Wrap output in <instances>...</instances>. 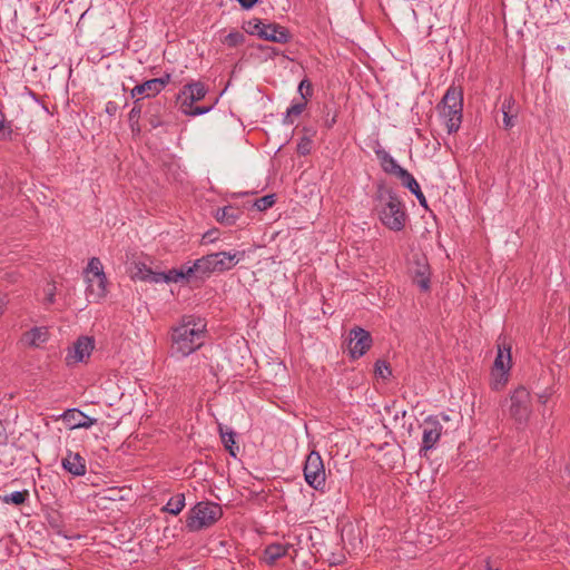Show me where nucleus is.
<instances>
[{
	"label": "nucleus",
	"mask_w": 570,
	"mask_h": 570,
	"mask_svg": "<svg viewBox=\"0 0 570 570\" xmlns=\"http://www.w3.org/2000/svg\"><path fill=\"white\" fill-rule=\"evenodd\" d=\"M373 202L374 210L385 227L393 232H400L405 227L407 216L402 202L393 189L384 184H379Z\"/></svg>",
	"instance_id": "f257e3e1"
},
{
	"label": "nucleus",
	"mask_w": 570,
	"mask_h": 570,
	"mask_svg": "<svg viewBox=\"0 0 570 570\" xmlns=\"http://www.w3.org/2000/svg\"><path fill=\"white\" fill-rule=\"evenodd\" d=\"M205 324L191 317H185L178 326L173 328L171 350L179 356H188L203 345Z\"/></svg>",
	"instance_id": "f03ea898"
},
{
	"label": "nucleus",
	"mask_w": 570,
	"mask_h": 570,
	"mask_svg": "<svg viewBox=\"0 0 570 570\" xmlns=\"http://www.w3.org/2000/svg\"><path fill=\"white\" fill-rule=\"evenodd\" d=\"M436 109L441 118L445 121L448 134L456 132L462 124L463 118V90L461 87L451 85Z\"/></svg>",
	"instance_id": "7ed1b4c3"
},
{
	"label": "nucleus",
	"mask_w": 570,
	"mask_h": 570,
	"mask_svg": "<svg viewBox=\"0 0 570 570\" xmlns=\"http://www.w3.org/2000/svg\"><path fill=\"white\" fill-rule=\"evenodd\" d=\"M244 256V252H236L234 254L227 252H218L205 255L194 262V271L196 278L208 277L215 272H226L232 269L238 264Z\"/></svg>",
	"instance_id": "20e7f679"
},
{
	"label": "nucleus",
	"mask_w": 570,
	"mask_h": 570,
	"mask_svg": "<svg viewBox=\"0 0 570 570\" xmlns=\"http://www.w3.org/2000/svg\"><path fill=\"white\" fill-rule=\"evenodd\" d=\"M223 517V509L218 503L200 501L188 512L186 527L189 531L196 532L209 528Z\"/></svg>",
	"instance_id": "39448f33"
},
{
	"label": "nucleus",
	"mask_w": 570,
	"mask_h": 570,
	"mask_svg": "<svg viewBox=\"0 0 570 570\" xmlns=\"http://www.w3.org/2000/svg\"><path fill=\"white\" fill-rule=\"evenodd\" d=\"M207 94V88L202 81H194L184 86L180 95L181 101V111L188 116H200L209 112L213 106H196L194 107V102L200 101L205 98Z\"/></svg>",
	"instance_id": "423d86ee"
},
{
	"label": "nucleus",
	"mask_w": 570,
	"mask_h": 570,
	"mask_svg": "<svg viewBox=\"0 0 570 570\" xmlns=\"http://www.w3.org/2000/svg\"><path fill=\"white\" fill-rule=\"evenodd\" d=\"M304 478L307 484L315 489L322 490L325 485L326 475L324 463L317 451H312L305 460Z\"/></svg>",
	"instance_id": "0eeeda50"
},
{
	"label": "nucleus",
	"mask_w": 570,
	"mask_h": 570,
	"mask_svg": "<svg viewBox=\"0 0 570 570\" xmlns=\"http://www.w3.org/2000/svg\"><path fill=\"white\" fill-rule=\"evenodd\" d=\"M510 415L520 424L525 423L531 413L530 393L523 386L514 390L510 397Z\"/></svg>",
	"instance_id": "6e6552de"
},
{
	"label": "nucleus",
	"mask_w": 570,
	"mask_h": 570,
	"mask_svg": "<svg viewBox=\"0 0 570 570\" xmlns=\"http://www.w3.org/2000/svg\"><path fill=\"white\" fill-rule=\"evenodd\" d=\"M372 336L366 330L355 326L348 334V352L352 358L363 356L372 346Z\"/></svg>",
	"instance_id": "1a4fd4ad"
},
{
	"label": "nucleus",
	"mask_w": 570,
	"mask_h": 570,
	"mask_svg": "<svg viewBox=\"0 0 570 570\" xmlns=\"http://www.w3.org/2000/svg\"><path fill=\"white\" fill-rule=\"evenodd\" d=\"M412 281L421 291L426 292L430 289V265L424 255H413V261L410 267Z\"/></svg>",
	"instance_id": "9d476101"
},
{
	"label": "nucleus",
	"mask_w": 570,
	"mask_h": 570,
	"mask_svg": "<svg viewBox=\"0 0 570 570\" xmlns=\"http://www.w3.org/2000/svg\"><path fill=\"white\" fill-rule=\"evenodd\" d=\"M95 347L94 338L89 336H80L71 347L68 348V353L66 355V364L68 366L75 365L77 363L83 362L88 358Z\"/></svg>",
	"instance_id": "9b49d317"
},
{
	"label": "nucleus",
	"mask_w": 570,
	"mask_h": 570,
	"mask_svg": "<svg viewBox=\"0 0 570 570\" xmlns=\"http://www.w3.org/2000/svg\"><path fill=\"white\" fill-rule=\"evenodd\" d=\"M442 434V425L435 416H429L423 423L422 446L420 453H426L432 450Z\"/></svg>",
	"instance_id": "f8f14e48"
},
{
	"label": "nucleus",
	"mask_w": 570,
	"mask_h": 570,
	"mask_svg": "<svg viewBox=\"0 0 570 570\" xmlns=\"http://www.w3.org/2000/svg\"><path fill=\"white\" fill-rule=\"evenodd\" d=\"M61 419L71 430L89 429L97 423L96 419L89 417L78 409H68L61 414Z\"/></svg>",
	"instance_id": "ddd939ff"
},
{
	"label": "nucleus",
	"mask_w": 570,
	"mask_h": 570,
	"mask_svg": "<svg viewBox=\"0 0 570 570\" xmlns=\"http://www.w3.org/2000/svg\"><path fill=\"white\" fill-rule=\"evenodd\" d=\"M190 277H195L194 265L183 266L179 269L173 268L168 272H159L154 277L155 283H178L184 279L189 281Z\"/></svg>",
	"instance_id": "4468645a"
},
{
	"label": "nucleus",
	"mask_w": 570,
	"mask_h": 570,
	"mask_svg": "<svg viewBox=\"0 0 570 570\" xmlns=\"http://www.w3.org/2000/svg\"><path fill=\"white\" fill-rule=\"evenodd\" d=\"M375 155L380 161L382 169L386 174L393 175L401 179L407 173V170L401 167L385 149H375Z\"/></svg>",
	"instance_id": "2eb2a0df"
},
{
	"label": "nucleus",
	"mask_w": 570,
	"mask_h": 570,
	"mask_svg": "<svg viewBox=\"0 0 570 570\" xmlns=\"http://www.w3.org/2000/svg\"><path fill=\"white\" fill-rule=\"evenodd\" d=\"M62 468L75 476L86 474V460L79 454L68 450L66 456L61 461Z\"/></svg>",
	"instance_id": "dca6fc26"
},
{
	"label": "nucleus",
	"mask_w": 570,
	"mask_h": 570,
	"mask_svg": "<svg viewBox=\"0 0 570 570\" xmlns=\"http://www.w3.org/2000/svg\"><path fill=\"white\" fill-rule=\"evenodd\" d=\"M292 36L287 28L278 24V23H267L266 30L263 32L262 39L277 42V43H287L291 40Z\"/></svg>",
	"instance_id": "f3484780"
},
{
	"label": "nucleus",
	"mask_w": 570,
	"mask_h": 570,
	"mask_svg": "<svg viewBox=\"0 0 570 570\" xmlns=\"http://www.w3.org/2000/svg\"><path fill=\"white\" fill-rule=\"evenodd\" d=\"M87 271L92 273L94 278L97 281V293L98 297H104L106 295V283L107 278L102 271V264L98 257H92L89 263Z\"/></svg>",
	"instance_id": "a211bd4d"
},
{
	"label": "nucleus",
	"mask_w": 570,
	"mask_h": 570,
	"mask_svg": "<svg viewBox=\"0 0 570 570\" xmlns=\"http://www.w3.org/2000/svg\"><path fill=\"white\" fill-rule=\"evenodd\" d=\"M243 212L235 206L228 205L217 208L214 216L218 223L225 226H233L240 218Z\"/></svg>",
	"instance_id": "6ab92c4d"
},
{
	"label": "nucleus",
	"mask_w": 570,
	"mask_h": 570,
	"mask_svg": "<svg viewBox=\"0 0 570 570\" xmlns=\"http://www.w3.org/2000/svg\"><path fill=\"white\" fill-rule=\"evenodd\" d=\"M292 544L271 543L264 549V561L268 566L275 564L277 560L285 557Z\"/></svg>",
	"instance_id": "aec40b11"
},
{
	"label": "nucleus",
	"mask_w": 570,
	"mask_h": 570,
	"mask_svg": "<svg viewBox=\"0 0 570 570\" xmlns=\"http://www.w3.org/2000/svg\"><path fill=\"white\" fill-rule=\"evenodd\" d=\"M402 185L407 188L419 200L420 205L428 208V202L422 193L419 183L411 173H406L401 179Z\"/></svg>",
	"instance_id": "412c9836"
},
{
	"label": "nucleus",
	"mask_w": 570,
	"mask_h": 570,
	"mask_svg": "<svg viewBox=\"0 0 570 570\" xmlns=\"http://www.w3.org/2000/svg\"><path fill=\"white\" fill-rule=\"evenodd\" d=\"M165 111V104L161 99L151 101L146 110L148 121L153 128L163 126L161 115Z\"/></svg>",
	"instance_id": "4be33fe9"
},
{
	"label": "nucleus",
	"mask_w": 570,
	"mask_h": 570,
	"mask_svg": "<svg viewBox=\"0 0 570 570\" xmlns=\"http://www.w3.org/2000/svg\"><path fill=\"white\" fill-rule=\"evenodd\" d=\"M510 351H511L510 347L502 350L501 346L499 345V351H498V355L494 360L493 367H494V370L501 372V376H505L510 368V363H511Z\"/></svg>",
	"instance_id": "5701e85b"
},
{
	"label": "nucleus",
	"mask_w": 570,
	"mask_h": 570,
	"mask_svg": "<svg viewBox=\"0 0 570 570\" xmlns=\"http://www.w3.org/2000/svg\"><path fill=\"white\" fill-rule=\"evenodd\" d=\"M158 272H154L148 265L142 262H137L134 264L132 269V278L139 279L144 282L155 283L154 277Z\"/></svg>",
	"instance_id": "b1692460"
},
{
	"label": "nucleus",
	"mask_w": 570,
	"mask_h": 570,
	"mask_svg": "<svg viewBox=\"0 0 570 570\" xmlns=\"http://www.w3.org/2000/svg\"><path fill=\"white\" fill-rule=\"evenodd\" d=\"M48 338V332L41 327H33L23 334L24 342L33 347L45 343Z\"/></svg>",
	"instance_id": "393cba45"
},
{
	"label": "nucleus",
	"mask_w": 570,
	"mask_h": 570,
	"mask_svg": "<svg viewBox=\"0 0 570 570\" xmlns=\"http://www.w3.org/2000/svg\"><path fill=\"white\" fill-rule=\"evenodd\" d=\"M514 99L512 97L504 98L501 110L503 115V127L504 129H511L514 126L515 115L512 114Z\"/></svg>",
	"instance_id": "a878e982"
},
{
	"label": "nucleus",
	"mask_w": 570,
	"mask_h": 570,
	"mask_svg": "<svg viewBox=\"0 0 570 570\" xmlns=\"http://www.w3.org/2000/svg\"><path fill=\"white\" fill-rule=\"evenodd\" d=\"M159 82L153 81V79L146 80L145 82L135 86L131 89V97L135 98L138 95H146V97H151L158 95L157 86Z\"/></svg>",
	"instance_id": "bb28decb"
},
{
	"label": "nucleus",
	"mask_w": 570,
	"mask_h": 570,
	"mask_svg": "<svg viewBox=\"0 0 570 570\" xmlns=\"http://www.w3.org/2000/svg\"><path fill=\"white\" fill-rule=\"evenodd\" d=\"M142 111L141 99L134 101V107L128 115V121L132 132H140L139 118Z\"/></svg>",
	"instance_id": "cd10ccee"
},
{
	"label": "nucleus",
	"mask_w": 570,
	"mask_h": 570,
	"mask_svg": "<svg viewBox=\"0 0 570 570\" xmlns=\"http://www.w3.org/2000/svg\"><path fill=\"white\" fill-rule=\"evenodd\" d=\"M184 508L185 495L183 493H179L168 500L166 505L163 508V511L170 513L173 515H178Z\"/></svg>",
	"instance_id": "c85d7f7f"
},
{
	"label": "nucleus",
	"mask_w": 570,
	"mask_h": 570,
	"mask_svg": "<svg viewBox=\"0 0 570 570\" xmlns=\"http://www.w3.org/2000/svg\"><path fill=\"white\" fill-rule=\"evenodd\" d=\"M220 438L224 443L225 449L229 452V454L236 458L237 452L239 451V446L235 441V432L232 430L229 432H224L223 428L219 426Z\"/></svg>",
	"instance_id": "c756f323"
},
{
	"label": "nucleus",
	"mask_w": 570,
	"mask_h": 570,
	"mask_svg": "<svg viewBox=\"0 0 570 570\" xmlns=\"http://www.w3.org/2000/svg\"><path fill=\"white\" fill-rule=\"evenodd\" d=\"M307 105V100H304L303 98L301 101L293 104L287 110L286 115L283 119V124L285 125H292L294 122V117H298L302 115V112L305 110Z\"/></svg>",
	"instance_id": "7c9ffc66"
},
{
	"label": "nucleus",
	"mask_w": 570,
	"mask_h": 570,
	"mask_svg": "<svg viewBox=\"0 0 570 570\" xmlns=\"http://www.w3.org/2000/svg\"><path fill=\"white\" fill-rule=\"evenodd\" d=\"M29 498V491H14L9 494H4L0 497V500L7 504L22 505Z\"/></svg>",
	"instance_id": "2f4dec72"
},
{
	"label": "nucleus",
	"mask_w": 570,
	"mask_h": 570,
	"mask_svg": "<svg viewBox=\"0 0 570 570\" xmlns=\"http://www.w3.org/2000/svg\"><path fill=\"white\" fill-rule=\"evenodd\" d=\"M266 26L267 23H264L261 19L253 18L245 22L243 28L248 35L258 36L262 39Z\"/></svg>",
	"instance_id": "473e14b6"
},
{
	"label": "nucleus",
	"mask_w": 570,
	"mask_h": 570,
	"mask_svg": "<svg viewBox=\"0 0 570 570\" xmlns=\"http://www.w3.org/2000/svg\"><path fill=\"white\" fill-rule=\"evenodd\" d=\"M12 136L11 121H7L6 115L0 109V141H11Z\"/></svg>",
	"instance_id": "72a5a7b5"
},
{
	"label": "nucleus",
	"mask_w": 570,
	"mask_h": 570,
	"mask_svg": "<svg viewBox=\"0 0 570 570\" xmlns=\"http://www.w3.org/2000/svg\"><path fill=\"white\" fill-rule=\"evenodd\" d=\"M244 41H245V36L239 31L229 32L224 38V43H226L228 47H232V48L242 45Z\"/></svg>",
	"instance_id": "f704fd0d"
},
{
	"label": "nucleus",
	"mask_w": 570,
	"mask_h": 570,
	"mask_svg": "<svg viewBox=\"0 0 570 570\" xmlns=\"http://www.w3.org/2000/svg\"><path fill=\"white\" fill-rule=\"evenodd\" d=\"M375 374L383 380L389 379L392 375V370L389 363L384 360H377L375 362Z\"/></svg>",
	"instance_id": "c9c22d12"
},
{
	"label": "nucleus",
	"mask_w": 570,
	"mask_h": 570,
	"mask_svg": "<svg viewBox=\"0 0 570 570\" xmlns=\"http://www.w3.org/2000/svg\"><path fill=\"white\" fill-rule=\"evenodd\" d=\"M274 204H275V195L271 194V195H265V196L256 199L254 203V206L258 210L263 212V210H266L269 207H272Z\"/></svg>",
	"instance_id": "e433bc0d"
},
{
	"label": "nucleus",
	"mask_w": 570,
	"mask_h": 570,
	"mask_svg": "<svg viewBox=\"0 0 570 570\" xmlns=\"http://www.w3.org/2000/svg\"><path fill=\"white\" fill-rule=\"evenodd\" d=\"M312 140L307 137H302L299 142L297 144V154L302 156H306L311 153Z\"/></svg>",
	"instance_id": "4c0bfd02"
},
{
	"label": "nucleus",
	"mask_w": 570,
	"mask_h": 570,
	"mask_svg": "<svg viewBox=\"0 0 570 570\" xmlns=\"http://www.w3.org/2000/svg\"><path fill=\"white\" fill-rule=\"evenodd\" d=\"M298 91L304 100H307L313 92L312 83L307 79H303L298 85Z\"/></svg>",
	"instance_id": "58836bf2"
},
{
	"label": "nucleus",
	"mask_w": 570,
	"mask_h": 570,
	"mask_svg": "<svg viewBox=\"0 0 570 570\" xmlns=\"http://www.w3.org/2000/svg\"><path fill=\"white\" fill-rule=\"evenodd\" d=\"M153 81L159 82L157 86L158 94L167 86V83L170 81V75L165 73L163 77L159 78H153Z\"/></svg>",
	"instance_id": "ea45409f"
},
{
	"label": "nucleus",
	"mask_w": 570,
	"mask_h": 570,
	"mask_svg": "<svg viewBox=\"0 0 570 570\" xmlns=\"http://www.w3.org/2000/svg\"><path fill=\"white\" fill-rule=\"evenodd\" d=\"M218 237V230L217 229H210L208 232H206L204 235H203V240L205 243H213L217 239Z\"/></svg>",
	"instance_id": "a19ab883"
},
{
	"label": "nucleus",
	"mask_w": 570,
	"mask_h": 570,
	"mask_svg": "<svg viewBox=\"0 0 570 570\" xmlns=\"http://www.w3.org/2000/svg\"><path fill=\"white\" fill-rule=\"evenodd\" d=\"M105 111H106L109 116H114V115H116V112L118 111V105H117V102H115V101H108V102L106 104Z\"/></svg>",
	"instance_id": "79ce46f5"
},
{
	"label": "nucleus",
	"mask_w": 570,
	"mask_h": 570,
	"mask_svg": "<svg viewBox=\"0 0 570 570\" xmlns=\"http://www.w3.org/2000/svg\"><path fill=\"white\" fill-rule=\"evenodd\" d=\"M552 394V389H546L541 394H539V402L546 404Z\"/></svg>",
	"instance_id": "37998d69"
},
{
	"label": "nucleus",
	"mask_w": 570,
	"mask_h": 570,
	"mask_svg": "<svg viewBox=\"0 0 570 570\" xmlns=\"http://www.w3.org/2000/svg\"><path fill=\"white\" fill-rule=\"evenodd\" d=\"M237 1L243 9L248 10V9H252L258 0H237Z\"/></svg>",
	"instance_id": "c03bdc74"
},
{
	"label": "nucleus",
	"mask_w": 570,
	"mask_h": 570,
	"mask_svg": "<svg viewBox=\"0 0 570 570\" xmlns=\"http://www.w3.org/2000/svg\"><path fill=\"white\" fill-rule=\"evenodd\" d=\"M55 289L56 287L52 285L46 296V303L47 304H53L55 303Z\"/></svg>",
	"instance_id": "a18cd8bd"
},
{
	"label": "nucleus",
	"mask_w": 570,
	"mask_h": 570,
	"mask_svg": "<svg viewBox=\"0 0 570 570\" xmlns=\"http://www.w3.org/2000/svg\"><path fill=\"white\" fill-rule=\"evenodd\" d=\"M335 124H336V115H333L332 117H330V115H327L326 119H325V126L327 128H332Z\"/></svg>",
	"instance_id": "49530a36"
},
{
	"label": "nucleus",
	"mask_w": 570,
	"mask_h": 570,
	"mask_svg": "<svg viewBox=\"0 0 570 570\" xmlns=\"http://www.w3.org/2000/svg\"><path fill=\"white\" fill-rule=\"evenodd\" d=\"M107 492L109 493V495L107 497L108 499L116 500V495L120 492V490L116 489V488H111V489H108Z\"/></svg>",
	"instance_id": "de8ad7c7"
},
{
	"label": "nucleus",
	"mask_w": 570,
	"mask_h": 570,
	"mask_svg": "<svg viewBox=\"0 0 570 570\" xmlns=\"http://www.w3.org/2000/svg\"><path fill=\"white\" fill-rule=\"evenodd\" d=\"M88 282L90 283V284L88 285V291H89L90 293H94V292H95V289H94V285H92L94 278H88Z\"/></svg>",
	"instance_id": "09e8293b"
},
{
	"label": "nucleus",
	"mask_w": 570,
	"mask_h": 570,
	"mask_svg": "<svg viewBox=\"0 0 570 570\" xmlns=\"http://www.w3.org/2000/svg\"><path fill=\"white\" fill-rule=\"evenodd\" d=\"M487 570H500L499 568H494L490 561H487Z\"/></svg>",
	"instance_id": "8fccbe9b"
},
{
	"label": "nucleus",
	"mask_w": 570,
	"mask_h": 570,
	"mask_svg": "<svg viewBox=\"0 0 570 570\" xmlns=\"http://www.w3.org/2000/svg\"><path fill=\"white\" fill-rule=\"evenodd\" d=\"M4 305L6 303L3 302V299L0 298V315H2L3 313Z\"/></svg>",
	"instance_id": "3c124183"
},
{
	"label": "nucleus",
	"mask_w": 570,
	"mask_h": 570,
	"mask_svg": "<svg viewBox=\"0 0 570 570\" xmlns=\"http://www.w3.org/2000/svg\"><path fill=\"white\" fill-rule=\"evenodd\" d=\"M443 419H444L445 421H448V420H449V416H448V415H443Z\"/></svg>",
	"instance_id": "603ef678"
},
{
	"label": "nucleus",
	"mask_w": 570,
	"mask_h": 570,
	"mask_svg": "<svg viewBox=\"0 0 570 570\" xmlns=\"http://www.w3.org/2000/svg\"><path fill=\"white\" fill-rule=\"evenodd\" d=\"M567 469H568V470H569V472H570V465H569V466H567Z\"/></svg>",
	"instance_id": "864d4df0"
}]
</instances>
